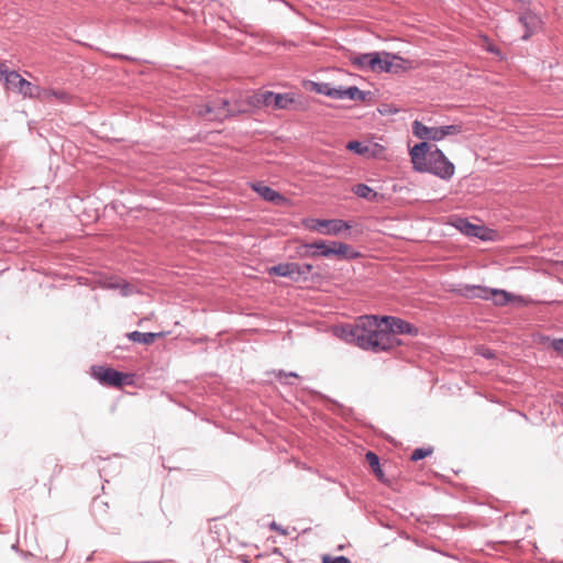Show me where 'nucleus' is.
<instances>
[{"label": "nucleus", "instance_id": "14", "mask_svg": "<svg viewBox=\"0 0 563 563\" xmlns=\"http://www.w3.org/2000/svg\"><path fill=\"white\" fill-rule=\"evenodd\" d=\"M412 133L416 137L428 141H441L439 126H427L422 122H412Z\"/></svg>", "mask_w": 563, "mask_h": 563}, {"label": "nucleus", "instance_id": "25", "mask_svg": "<svg viewBox=\"0 0 563 563\" xmlns=\"http://www.w3.org/2000/svg\"><path fill=\"white\" fill-rule=\"evenodd\" d=\"M384 56L385 60L389 62L393 67L391 70H387L386 73L398 74L399 71H402L407 68L406 66H404V64L407 62L400 56H397L388 52H384Z\"/></svg>", "mask_w": 563, "mask_h": 563}, {"label": "nucleus", "instance_id": "29", "mask_svg": "<svg viewBox=\"0 0 563 563\" xmlns=\"http://www.w3.org/2000/svg\"><path fill=\"white\" fill-rule=\"evenodd\" d=\"M439 128H440L441 140H443L445 136H449V135H456V134L461 133V131H462L461 125H457V124L443 125V126H439Z\"/></svg>", "mask_w": 563, "mask_h": 563}, {"label": "nucleus", "instance_id": "22", "mask_svg": "<svg viewBox=\"0 0 563 563\" xmlns=\"http://www.w3.org/2000/svg\"><path fill=\"white\" fill-rule=\"evenodd\" d=\"M352 192L357 197L366 199L368 201H376L378 197V194L366 184L354 185L352 188Z\"/></svg>", "mask_w": 563, "mask_h": 563}, {"label": "nucleus", "instance_id": "33", "mask_svg": "<svg viewBox=\"0 0 563 563\" xmlns=\"http://www.w3.org/2000/svg\"><path fill=\"white\" fill-rule=\"evenodd\" d=\"M12 70H9L7 65L2 62H0V79L4 81L7 85V78H9V74H11Z\"/></svg>", "mask_w": 563, "mask_h": 563}, {"label": "nucleus", "instance_id": "8", "mask_svg": "<svg viewBox=\"0 0 563 563\" xmlns=\"http://www.w3.org/2000/svg\"><path fill=\"white\" fill-rule=\"evenodd\" d=\"M345 147L367 159H382L386 156V147L376 142L350 141Z\"/></svg>", "mask_w": 563, "mask_h": 563}, {"label": "nucleus", "instance_id": "34", "mask_svg": "<svg viewBox=\"0 0 563 563\" xmlns=\"http://www.w3.org/2000/svg\"><path fill=\"white\" fill-rule=\"evenodd\" d=\"M551 345L559 354L563 355V339L554 340Z\"/></svg>", "mask_w": 563, "mask_h": 563}, {"label": "nucleus", "instance_id": "9", "mask_svg": "<svg viewBox=\"0 0 563 563\" xmlns=\"http://www.w3.org/2000/svg\"><path fill=\"white\" fill-rule=\"evenodd\" d=\"M91 375L100 384L112 386V387L123 386L126 383L125 378L128 377V375H125L121 372H118L111 367H104L101 365L92 366Z\"/></svg>", "mask_w": 563, "mask_h": 563}, {"label": "nucleus", "instance_id": "16", "mask_svg": "<svg viewBox=\"0 0 563 563\" xmlns=\"http://www.w3.org/2000/svg\"><path fill=\"white\" fill-rule=\"evenodd\" d=\"M360 252L352 249L346 243L338 242V241H330V253L329 257L331 256H338L342 260H355L360 256Z\"/></svg>", "mask_w": 563, "mask_h": 563}, {"label": "nucleus", "instance_id": "27", "mask_svg": "<svg viewBox=\"0 0 563 563\" xmlns=\"http://www.w3.org/2000/svg\"><path fill=\"white\" fill-rule=\"evenodd\" d=\"M256 95L258 97L260 110L263 108H266V107L273 108L275 92L269 91V90H264V91L258 90V91H256Z\"/></svg>", "mask_w": 563, "mask_h": 563}, {"label": "nucleus", "instance_id": "32", "mask_svg": "<svg viewBox=\"0 0 563 563\" xmlns=\"http://www.w3.org/2000/svg\"><path fill=\"white\" fill-rule=\"evenodd\" d=\"M322 563H351L350 559L344 555L331 558L330 555L322 556Z\"/></svg>", "mask_w": 563, "mask_h": 563}, {"label": "nucleus", "instance_id": "1", "mask_svg": "<svg viewBox=\"0 0 563 563\" xmlns=\"http://www.w3.org/2000/svg\"><path fill=\"white\" fill-rule=\"evenodd\" d=\"M214 110L218 111V113L214 115V119H222L243 113H252L256 110H260L258 97L255 91L240 95L234 99L232 103L227 99H218L213 102L212 106H206L205 111H200V114H210Z\"/></svg>", "mask_w": 563, "mask_h": 563}, {"label": "nucleus", "instance_id": "20", "mask_svg": "<svg viewBox=\"0 0 563 563\" xmlns=\"http://www.w3.org/2000/svg\"><path fill=\"white\" fill-rule=\"evenodd\" d=\"M53 99L58 100L62 103L70 102V95L65 90L52 89V88H41L37 100L42 102H51Z\"/></svg>", "mask_w": 563, "mask_h": 563}, {"label": "nucleus", "instance_id": "38", "mask_svg": "<svg viewBox=\"0 0 563 563\" xmlns=\"http://www.w3.org/2000/svg\"><path fill=\"white\" fill-rule=\"evenodd\" d=\"M482 355H483L484 357H486V358H493V351H492V350H489V349H486V350L482 353Z\"/></svg>", "mask_w": 563, "mask_h": 563}, {"label": "nucleus", "instance_id": "24", "mask_svg": "<svg viewBox=\"0 0 563 563\" xmlns=\"http://www.w3.org/2000/svg\"><path fill=\"white\" fill-rule=\"evenodd\" d=\"M294 93H275L273 109L284 110L288 109L294 103Z\"/></svg>", "mask_w": 563, "mask_h": 563}, {"label": "nucleus", "instance_id": "7", "mask_svg": "<svg viewBox=\"0 0 563 563\" xmlns=\"http://www.w3.org/2000/svg\"><path fill=\"white\" fill-rule=\"evenodd\" d=\"M7 89L21 95L23 98H38L41 87L23 78L18 71L12 70L7 78Z\"/></svg>", "mask_w": 563, "mask_h": 563}, {"label": "nucleus", "instance_id": "40", "mask_svg": "<svg viewBox=\"0 0 563 563\" xmlns=\"http://www.w3.org/2000/svg\"><path fill=\"white\" fill-rule=\"evenodd\" d=\"M487 51H488V52H493V44H492V43H488V44H487Z\"/></svg>", "mask_w": 563, "mask_h": 563}, {"label": "nucleus", "instance_id": "21", "mask_svg": "<svg viewBox=\"0 0 563 563\" xmlns=\"http://www.w3.org/2000/svg\"><path fill=\"white\" fill-rule=\"evenodd\" d=\"M507 303L527 305V301L523 300L521 297L515 296L505 290L495 289V306L496 305L503 306V305H507Z\"/></svg>", "mask_w": 563, "mask_h": 563}, {"label": "nucleus", "instance_id": "13", "mask_svg": "<svg viewBox=\"0 0 563 563\" xmlns=\"http://www.w3.org/2000/svg\"><path fill=\"white\" fill-rule=\"evenodd\" d=\"M369 91H363L356 86H350V87H335L334 89V96L333 99L336 100H354V101H366L367 97L369 96Z\"/></svg>", "mask_w": 563, "mask_h": 563}, {"label": "nucleus", "instance_id": "19", "mask_svg": "<svg viewBox=\"0 0 563 563\" xmlns=\"http://www.w3.org/2000/svg\"><path fill=\"white\" fill-rule=\"evenodd\" d=\"M431 151V146L427 142L416 144L410 150L411 162L416 170H418V167H421L422 164L428 161Z\"/></svg>", "mask_w": 563, "mask_h": 563}, {"label": "nucleus", "instance_id": "35", "mask_svg": "<svg viewBox=\"0 0 563 563\" xmlns=\"http://www.w3.org/2000/svg\"><path fill=\"white\" fill-rule=\"evenodd\" d=\"M479 229H481L479 227L474 225V224H470V223H468V224L466 225V233H467L468 235L479 236V234H478V230H479Z\"/></svg>", "mask_w": 563, "mask_h": 563}, {"label": "nucleus", "instance_id": "37", "mask_svg": "<svg viewBox=\"0 0 563 563\" xmlns=\"http://www.w3.org/2000/svg\"><path fill=\"white\" fill-rule=\"evenodd\" d=\"M271 528L273 530L279 531L282 534H286V530L280 528L276 522H272Z\"/></svg>", "mask_w": 563, "mask_h": 563}, {"label": "nucleus", "instance_id": "17", "mask_svg": "<svg viewBox=\"0 0 563 563\" xmlns=\"http://www.w3.org/2000/svg\"><path fill=\"white\" fill-rule=\"evenodd\" d=\"M252 189L264 200L268 202H273L275 205H282L286 199L283 195L271 188L269 186L264 185L263 183H254L252 184Z\"/></svg>", "mask_w": 563, "mask_h": 563}, {"label": "nucleus", "instance_id": "18", "mask_svg": "<svg viewBox=\"0 0 563 563\" xmlns=\"http://www.w3.org/2000/svg\"><path fill=\"white\" fill-rule=\"evenodd\" d=\"M519 21L526 29V32L522 35L523 40L529 38L536 31H538L541 27L540 18L531 11L522 13L519 18Z\"/></svg>", "mask_w": 563, "mask_h": 563}, {"label": "nucleus", "instance_id": "41", "mask_svg": "<svg viewBox=\"0 0 563 563\" xmlns=\"http://www.w3.org/2000/svg\"><path fill=\"white\" fill-rule=\"evenodd\" d=\"M561 265H563V261L561 262Z\"/></svg>", "mask_w": 563, "mask_h": 563}, {"label": "nucleus", "instance_id": "11", "mask_svg": "<svg viewBox=\"0 0 563 563\" xmlns=\"http://www.w3.org/2000/svg\"><path fill=\"white\" fill-rule=\"evenodd\" d=\"M301 249L303 253H301L302 257H327L329 258L330 253V242H325L323 240H318L310 243L301 244Z\"/></svg>", "mask_w": 563, "mask_h": 563}, {"label": "nucleus", "instance_id": "23", "mask_svg": "<svg viewBox=\"0 0 563 563\" xmlns=\"http://www.w3.org/2000/svg\"><path fill=\"white\" fill-rule=\"evenodd\" d=\"M162 333L133 331L128 334L129 340L142 344H152Z\"/></svg>", "mask_w": 563, "mask_h": 563}, {"label": "nucleus", "instance_id": "3", "mask_svg": "<svg viewBox=\"0 0 563 563\" xmlns=\"http://www.w3.org/2000/svg\"><path fill=\"white\" fill-rule=\"evenodd\" d=\"M454 165L451 163L440 148H434L430 152L429 158L421 167H418L420 173H430L442 179H450L454 174Z\"/></svg>", "mask_w": 563, "mask_h": 563}, {"label": "nucleus", "instance_id": "15", "mask_svg": "<svg viewBox=\"0 0 563 563\" xmlns=\"http://www.w3.org/2000/svg\"><path fill=\"white\" fill-rule=\"evenodd\" d=\"M298 272H299V263H295V262L280 263V264L273 266L269 269V274L280 276V277H287L296 283L300 282Z\"/></svg>", "mask_w": 563, "mask_h": 563}, {"label": "nucleus", "instance_id": "2", "mask_svg": "<svg viewBox=\"0 0 563 563\" xmlns=\"http://www.w3.org/2000/svg\"><path fill=\"white\" fill-rule=\"evenodd\" d=\"M374 318L375 316L361 317L354 324L342 325L338 334L345 342L353 343L363 350H368L372 341L369 330L374 327Z\"/></svg>", "mask_w": 563, "mask_h": 563}, {"label": "nucleus", "instance_id": "36", "mask_svg": "<svg viewBox=\"0 0 563 563\" xmlns=\"http://www.w3.org/2000/svg\"><path fill=\"white\" fill-rule=\"evenodd\" d=\"M276 377L278 379H282L283 377H295V378H297L298 374L296 372L286 373L284 371H278V373L276 374Z\"/></svg>", "mask_w": 563, "mask_h": 563}, {"label": "nucleus", "instance_id": "26", "mask_svg": "<svg viewBox=\"0 0 563 563\" xmlns=\"http://www.w3.org/2000/svg\"><path fill=\"white\" fill-rule=\"evenodd\" d=\"M310 85H311L312 91L323 95V96H327V97H330V98H333L335 87H332L331 84L311 81Z\"/></svg>", "mask_w": 563, "mask_h": 563}, {"label": "nucleus", "instance_id": "12", "mask_svg": "<svg viewBox=\"0 0 563 563\" xmlns=\"http://www.w3.org/2000/svg\"><path fill=\"white\" fill-rule=\"evenodd\" d=\"M456 291L466 298H481L487 300L493 297V288L479 285L461 284Z\"/></svg>", "mask_w": 563, "mask_h": 563}, {"label": "nucleus", "instance_id": "39", "mask_svg": "<svg viewBox=\"0 0 563 563\" xmlns=\"http://www.w3.org/2000/svg\"><path fill=\"white\" fill-rule=\"evenodd\" d=\"M129 287L130 286L128 284L123 285V287H122V295H124V296L129 295V291H128Z\"/></svg>", "mask_w": 563, "mask_h": 563}, {"label": "nucleus", "instance_id": "5", "mask_svg": "<svg viewBox=\"0 0 563 563\" xmlns=\"http://www.w3.org/2000/svg\"><path fill=\"white\" fill-rule=\"evenodd\" d=\"M354 67L363 71L384 73L391 70V64L385 60L384 52L358 54L351 57Z\"/></svg>", "mask_w": 563, "mask_h": 563}, {"label": "nucleus", "instance_id": "31", "mask_svg": "<svg viewBox=\"0 0 563 563\" xmlns=\"http://www.w3.org/2000/svg\"><path fill=\"white\" fill-rule=\"evenodd\" d=\"M312 269H313V266L311 264H308V263L299 264L298 273H299L300 282L308 280L309 274L312 272Z\"/></svg>", "mask_w": 563, "mask_h": 563}, {"label": "nucleus", "instance_id": "4", "mask_svg": "<svg viewBox=\"0 0 563 563\" xmlns=\"http://www.w3.org/2000/svg\"><path fill=\"white\" fill-rule=\"evenodd\" d=\"M384 323V318L379 319L375 316L374 327L369 330L372 333V341L368 345V351H388L400 345V340L398 338H394V334L390 333L388 329H385L383 325Z\"/></svg>", "mask_w": 563, "mask_h": 563}, {"label": "nucleus", "instance_id": "10", "mask_svg": "<svg viewBox=\"0 0 563 563\" xmlns=\"http://www.w3.org/2000/svg\"><path fill=\"white\" fill-rule=\"evenodd\" d=\"M383 318L385 322L383 325L385 327V329H388V331H390V333L394 334V338H397L398 334H409L415 336L419 332L417 327L400 318L391 316H386Z\"/></svg>", "mask_w": 563, "mask_h": 563}, {"label": "nucleus", "instance_id": "6", "mask_svg": "<svg viewBox=\"0 0 563 563\" xmlns=\"http://www.w3.org/2000/svg\"><path fill=\"white\" fill-rule=\"evenodd\" d=\"M305 225L311 231L328 235H339L342 231L352 228L350 222L341 219H308Z\"/></svg>", "mask_w": 563, "mask_h": 563}, {"label": "nucleus", "instance_id": "30", "mask_svg": "<svg viewBox=\"0 0 563 563\" xmlns=\"http://www.w3.org/2000/svg\"><path fill=\"white\" fill-rule=\"evenodd\" d=\"M431 453V448H418L412 452L410 460L417 462L429 456Z\"/></svg>", "mask_w": 563, "mask_h": 563}, {"label": "nucleus", "instance_id": "28", "mask_svg": "<svg viewBox=\"0 0 563 563\" xmlns=\"http://www.w3.org/2000/svg\"><path fill=\"white\" fill-rule=\"evenodd\" d=\"M365 457H366V461L368 462L371 468L375 473V475L378 478H382L384 476V473L380 468L379 459H378L377 454L372 451H368L366 453Z\"/></svg>", "mask_w": 563, "mask_h": 563}]
</instances>
